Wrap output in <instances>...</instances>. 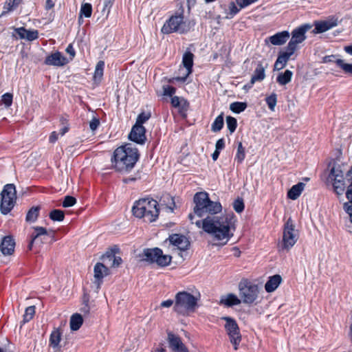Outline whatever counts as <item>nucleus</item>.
Returning a JSON list of instances; mask_svg holds the SVG:
<instances>
[{
	"instance_id": "f257e3e1",
	"label": "nucleus",
	"mask_w": 352,
	"mask_h": 352,
	"mask_svg": "<svg viewBox=\"0 0 352 352\" xmlns=\"http://www.w3.org/2000/svg\"><path fill=\"white\" fill-rule=\"evenodd\" d=\"M234 215L230 212L221 217H207L202 221L197 220L195 223L217 240H226L223 243L226 244L233 236L232 230H234Z\"/></svg>"
},
{
	"instance_id": "f03ea898",
	"label": "nucleus",
	"mask_w": 352,
	"mask_h": 352,
	"mask_svg": "<svg viewBox=\"0 0 352 352\" xmlns=\"http://www.w3.org/2000/svg\"><path fill=\"white\" fill-rule=\"evenodd\" d=\"M138 157V149L131 144H126L115 150L111 161L116 170L128 172L133 168Z\"/></svg>"
},
{
	"instance_id": "7ed1b4c3",
	"label": "nucleus",
	"mask_w": 352,
	"mask_h": 352,
	"mask_svg": "<svg viewBox=\"0 0 352 352\" xmlns=\"http://www.w3.org/2000/svg\"><path fill=\"white\" fill-rule=\"evenodd\" d=\"M195 206L193 214L190 213L189 219L193 223L195 214L199 217L206 214H215L222 210L221 204L218 201H212L209 199L208 194L206 192H197L193 198Z\"/></svg>"
},
{
	"instance_id": "20e7f679",
	"label": "nucleus",
	"mask_w": 352,
	"mask_h": 352,
	"mask_svg": "<svg viewBox=\"0 0 352 352\" xmlns=\"http://www.w3.org/2000/svg\"><path fill=\"white\" fill-rule=\"evenodd\" d=\"M200 298L201 294L198 291L192 293L187 291L179 292L175 296L173 310L179 315L188 316L195 311Z\"/></svg>"
},
{
	"instance_id": "39448f33",
	"label": "nucleus",
	"mask_w": 352,
	"mask_h": 352,
	"mask_svg": "<svg viewBox=\"0 0 352 352\" xmlns=\"http://www.w3.org/2000/svg\"><path fill=\"white\" fill-rule=\"evenodd\" d=\"M132 212L138 218L144 219L146 222H153L159 216L158 203L151 198H144L137 201Z\"/></svg>"
},
{
	"instance_id": "423d86ee",
	"label": "nucleus",
	"mask_w": 352,
	"mask_h": 352,
	"mask_svg": "<svg viewBox=\"0 0 352 352\" xmlns=\"http://www.w3.org/2000/svg\"><path fill=\"white\" fill-rule=\"evenodd\" d=\"M16 199L15 186L12 184H6L1 192L0 210L2 214H7L14 208Z\"/></svg>"
},
{
	"instance_id": "0eeeda50",
	"label": "nucleus",
	"mask_w": 352,
	"mask_h": 352,
	"mask_svg": "<svg viewBox=\"0 0 352 352\" xmlns=\"http://www.w3.org/2000/svg\"><path fill=\"white\" fill-rule=\"evenodd\" d=\"M142 259L151 263H157L159 266L165 267L168 265L172 257L164 254L161 249L158 248L145 249L142 253Z\"/></svg>"
},
{
	"instance_id": "6e6552de",
	"label": "nucleus",
	"mask_w": 352,
	"mask_h": 352,
	"mask_svg": "<svg viewBox=\"0 0 352 352\" xmlns=\"http://www.w3.org/2000/svg\"><path fill=\"white\" fill-rule=\"evenodd\" d=\"M221 319L226 321L224 328L230 343L233 345L234 350H238L242 336L236 321L229 316L223 317Z\"/></svg>"
},
{
	"instance_id": "1a4fd4ad",
	"label": "nucleus",
	"mask_w": 352,
	"mask_h": 352,
	"mask_svg": "<svg viewBox=\"0 0 352 352\" xmlns=\"http://www.w3.org/2000/svg\"><path fill=\"white\" fill-rule=\"evenodd\" d=\"M298 239V230L291 218H289L284 225L283 241L280 245L282 250H289L292 248Z\"/></svg>"
},
{
	"instance_id": "9d476101",
	"label": "nucleus",
	"mask_w": 352,
	"mask_h": 352,
	"mask_svg": "<svg viewBox=\"0 0 352 352\" xmlns=\"http://www.w3.org/2000/svg\"><path fill=\"white\" fill-rule=\"evenodd\" d=\"M190 28L184 21L183 14L172 16L163 25L162 32L164 34H170L171 32L185 33L189 30Z\"/></svg>"
},
{
	"instance_id": "9b49d317",
	"label": "nucleus",
	"mask_w": 352,
	"mask_h": 352,
	"mask_svg": "<svg viewBox=\"0 0 352 352\" xmlns=\"http://www.w3.org/2000/svg\"><path fill=\"white\" fill-rule=\"evenodd\" d=\"M239 296L241 300L245 304H252L257 298L258 287L256 285L245 280L239 284Z\"/></svg>"
},
{
	"instance_id": "f8f14e48",
	"label": "nucleus",
	"mask_w": 352,
	"mask_h": 352,
	"mask_svg": "<svg viewBox=\"0 0 352 352\" xmlns=\"http://www.w3.org/2000/svg\"><path fill=\"white\" fill-rule=\"evenodd\" d=\"M310 28L311 25L305 24L294 29L292 32V38L287 47L295 52L297 49V45L305 40V33Z\"/></svg>"
},
{
	"instance_id": "ddd939ff",
	"label": "nucleus",
	"mask_w": 352,
	"mask_h": 352,
	"mask_svg": "<svg viewBox=\"0 0 352 352\" xmlns=\"http://www.w3.org/2000/svg\"><path fill=\"white\" fill-rule=\"evenodd\" d=\"M145 128L142 125L135 124L129 135L130 140L143 144L146 141Z\"/></svg>"
},
{
	"instance_id": "4468645a",
	"label": "nucleus",
	"mask_w": 352,
	"mask_h": 352,
	"mask_svg": "<svg viewBox=\"0 0 352 352\" xmlns=\"http://www.w3.org/2000/svg\"><path fill=\"white\" fill-rule=\"evenodd\" d=\"M182 63L186 69V74L184 76H179L175 78L176 80L185 82L187 77L192 73L193 65V54L190 52H186L183 56Z\"/></svg>"
},
{
	"instance_id": "2eb2a0df",
	"label": "nucleus",
	"mask_w": 352,
	"mask_h": 352,
	"mask_svg": "<svg viewBox=\"0 0 352 352\" xmlns=\"http://www.w3.org/2000/svg\"><path fill=\"white\" fill-rule=\"evenodd\" d=\"M67 59L59 52H56L47 56L44 61L47 65L61 67L67 63Z\"/></svg>"
},
{
	"instance_id": "dca6fc26",
	"label": "nucleus",
	"mask_w": 352,
	"mask_h": 352,
	"mask_svg": "<svg viewBox=\"0 0 352 352\" xmlns=\"http://www.w3.org/2000/svg\"><path fill=\"white\" fill-rule=\"evenodd\" d=\"M170 243L173 244L174 246L177 247V248L179 250H186L188 249L190 245V242L185 236L174 234L169 236L168 238Z\"/></svg>"
},
{
	"instance_id": "f3484780",
	"label": "nucleus",
	"mask_w": 352,
	"mask_h": 352,
	"mask_svg": "<svg viewBox=\"0 0 352 352\" xmlns=\"http://www.w3.org/2000/svg\"><path fill=\"white\" fill-rule=\"evenodd\" d=\"M15 241L12 236H4L0 244V251L1 253L6 255H11L14 251Z\"/></svg>"
},
{
	"instance_id": "a211bd4d",
	"label": "nucleus",
	"mask_w": 352,
	"mask_h": 352,
	"mask_svg": "<svg viewBox=\"0 0 352 352\" xmlns=\"http://www.w3.org/2000/svg\"><path fill=\"white\" fill-rule=\"evenodd\" d=\"M290 34L288 31H282L267 38L265 43L270 42L274 45H282L289 38Z\"/></svg>"
},
{
	"instance_id": "6ab92c4d",
	"label": "nucleus",
	"mask_w": 352,
	"mask_h": 352,
	"mask_svg": "<svg viewBox=\"0 0 352 352\" xmlns=\"http://www.w3.org/2000/svg\"><path fill=\"white\" fill-rule=\"evenodd\" d=\"M266 67L267 65L264 66L261 61L257 63L256 67L252 76L249 87H252L256 82H261L264 80L265 78V71Z\"/></svg>"
},
{
	"instance_id": "aec40b11",
	"label": "nucleus",
	"mask_w": 352,
	"mask_h": 352,
	"mask_svg": "<svg viewBox=\"0 0 352 352\" xmlns=\"http://www.w3.org/2000/svg\"><path fill=\"white\" fill-rule=\"evenodd\" d=\"M16 32L21 39H26L32 41L38 38V32L37 30H28L24 28H19L15 29Z\"/></svg>"
},
{
	"instance_id": "412c9836",
	"label": "nucleus",
	"mask_w": 352,
	"mask_h": 352,
	"mask_svg": "<svg viewBox=\"0 0 352 352\" xmlns=\"http://www.w3.org/2000/svg\"><path fill=\"white\" fill-rule=\"evenodd\" d=\"M241 302V300L235 294H228L221 297L219 305H223L226 307H230L239 305Z\"/></svg>"
},
{
	"instance_id": "4be33fe9",
	"label": "nucleus",
	"mask_w": 352,
	"mask_h": 352,
	"mask_svg": "<svg viewBox=\"0 0 352 352\" xmlns=\"http://www.w3.org/2000/svg\"><path fill=\"white\" fill-rule=\"evenodd\" d=\"M104 263L109 264L111 267H118L122 263V258L116 256L112 252H107L102 256Z\"/></svg>"
},
{
	"instance_id": "5701e85b",
	"label": "nucleus",
	"mask_w": 352,
	"mask_h": 352,
	"mask_svg": "<svg viewBox=\"0 0 352 352\" xmlns=\"http://www.w3.org/2000/svg\"><path fill=\"white\" fill-rule=\"evenodd\" d=\"M281 282L282 278L280 275L276 274L270 276L265 285L266 292L270 293L275 291Z\"/></svg>"
},
{
	"instance_id": "b1692460",
	"label": "nucleus",
	"mask_w": 352,
	"mask_h": 352,
	"mask_svg": "<svg viewBox=\"0 0 352 352\" xmlns=\"http://www.w3.org/2000/svg\"><path fill=\"white\" fill-rule=\"evenodd\" d=\"M338 25L336 20L324 21L316 23L315 30L316 33L324 32Z\"/></svg>"
},
{
	"instance_id": "393cba45",
	"label": "nucleus",
	"mask_w": 352,
	"mask_h": 352,
	"mask_svg": "<svg viewBox=\"0 0 352 352\" xmlns=\"http://www.w3.org/2000/svg\"><path fill=\"white\" fill-rule=\"evenodd\" d=\"M34 234L32 236V239L29 244V248L32 249L34 243H37L38 241L40 238L43 237L45 238L46 236L48 235V232L47 230L43 227H35L34 228Z\"/></svg>"
},
{
	"instance_id": "a878e982",
	"label": "nucleus",
	"mask_w": 352,
	"mask_h": 352,
	"mask_svg": "<svg viewBox=\"0 0 352 352\" xmlns=\"http://www.w3.org/2000/svg\"><path fill=\"white\" fill-rule=\"evenodd\" d=\"M94 278L97 280H101L109 274V269L101 263H97L94 266Z\"/></svg>"
},
{
	"instance_id": "bb28decb",
	"label": "nucleus",
	"mask_w": 352,
	"mask_h": 352,
	"mask_svg": "<svg viewBox=\"0 0 352 352\" xmlns=\"http://www.w3.org/2000/svg\"><path fill=\"white\" fill-rule=\"evenodd\" d=\"M328 179L332 183L334 182L344 181V175L339 166H333L330 170Z\"/></svg>"
},
{
	"instance_id": "cd10ccee",
	"label": "nucleus",
	"mask_w": 352,
	"mask_h": 352,
	"mask_svg": "<svg viewBox=\"0 0 352 352\" xmlns=\"http://www.w3.org/2000/svg\"><path fill=\"white\" fill-rule=\"evenodd\" d=\"M305 186V184L302 182L294 185L288 191L287 197L292 200L296 199L300 195Z\"/></svg>"
},
{
	"instance_id": "c85d7f7f",
	"label": "nucleus",
	"mask_w": 352,
	"mask_h": 352,
	"mask_svg": "<svg viewBox=\"0 0 352 352\" xmlns=\"http://www.w3.org/2000/svg\"><path fill=\"white\" fill-rule=\"evenodd\" d=\"M168 341L170 345V347L175 351L176 350L183 347L184 345L181 341V339L173 334L171 332L168 333Z\"/></svg>"
},
{
	"instance_id": "c756f323",
	"label": "nucleus",
	"mask_w": 352,
	"mask_h": 352,
	"mask_svg": "<svg viewBox=\"0 0 352 352\" xmlns=\"http://www.w3.org/2000/svg\"><path fill=\"white\" fill-rule=\"evenodd\" d=\"M83 319L80 314H74L70 318V328L72 331H77L82 324Z\"/></svg>"
},
{
	"instance_id": "7c9ffc66",
	"label": "nucleus",
	"mask_w": 352,
	"mask_h": 352,
	"mask_svg": "<svg viewBox=\"0 0 352 352\" xmlns=\"http://www.w3.org/2000/svg\"><path fill=\"white\" fill-rule=\"evenodd\" d=\"M104 62L103 60H100L98 62L96 68L95 72L94 74L93 79L95 82H100L102 80V78L103 76V72H104Z\"/></svg>"
},
{
	"instance_id": "2f4dec72",
	"label": "nucleus",
	"mask_w": 352,
	"mask_h": 352,
	"mask_svg": "<svg viewBox=\"0 0 352 352\" xmlns=\"http://www.w3.org/2000/svg\"><path fill=\"white\" fill-rule=\"evenodd\" d=\"M294 52L287 47L286 51L278 55L277 60L278 63H280V68L285 67L289 58Z\"/></svg>"
},
{
	"instance_id": "473e14b6",
	"label": "nucleus",
	"mask_w": 352,
	"mask_h": 352,
	"mask_svg": "<svg viewBox=\"0 0 352 352\" xmlns=\"http://www.w3.org/2000/svg\"><path fill=\"white\" fill-rule=\"evenodd\" d=\"M292 75V72L287 69L284 73L279 74L276 80L280 85H285L291 81Z\"/></svg>"
},
{
	"instance_id": "72a5a7b5",
	"label": "nucleus",
	"mask_w": 352,
	"mask_h": 352,
	"mask_svg": "<svg viewBox=\"0 0 352 352\" xmlns=\"http://www.w3.org/2000/svg\"><path fill=\"white\" fill-rule=\"evenodd\" d=\"M161 201L162 204L166 205L167 208L171 212H173L176 207L174 197L170 196L169 194L163 195L161 198Z\"/></svg>"
},
{
	"instance_id": "f704fd0d",
	"label": "nucleus",
	"mask_w": 352,
	"mask_h": 352,
	"mask_svg": "<svg viewBox=\"0 0 352 352\" xmlns=\"http://www.w3.org/2000/svg\"><path fill=\"white\" fill-rule=\"evenodd\" d=\"M40 206H33L28 212L25 220L28 222H34L39 214Z\"/></svg>"
},
{
	"instance_id": "c9c22d12",
	"label": "nucleus",
	"mask_w": 352,
	"mask_h": 352,
	"mask_svg": "<svg viewBox=\"0 0 352 352\" xmlns=\"http://www.w3.org/2000/svg\"><path fill=\"white\" fill-rule=\"evenodd\" d=\"M61 333L58 329L53 331L50 335V343L53 348H56L60 341Z\"/></svg>"
},
{
	"instance_id": "e433bc0d",
	"label": "nucleus",
	"mask_w": 352,
	"mask_h": 352,
	"mask_svg": "<svg viewBox=\"0 0 352 352\" xmlns=\"http://www.w3.org/2000/svg\"><path fill=\"white\" fill-rule=\"evenodd\" d=\"M347 179L351 184L347 188L346 196L349 200L348 206H352V168L347 173Z\"/></svg>"
},
{
	"instance_id": "4c0bfd02",
	"label": "nucleus",
	"mask_w": 352,
	"mask_h": 352,
	"mask_svg": "<svg viewBox=\"0 0 352 352\" xmlns=\"http://www.w3.org/2000/svg\"><path fill=\"white\" fill-rule=\"evenodd\" d=\"M247 107V104L245 102H234L230 104V109L236 113H239L243 111Z\"/></svg>"
},
{
	"instance_id": "58836bf2",
	"label": "nucleus",
	"mask_w": 352,
	"mask_h": 352,
	"mask_svg": "<svg viewBox=\"0 0 352 352\" xmlns=\"http://www.w3.org/2000/svg\"><path fill=\"white\" fill-rule=\"evenodd\" d=\"M223 114L218 116L212 124L211 129L213 132L219 131L223 126Z\"/></svg>"
},
{
	"instance_id": "ea45409f",
	"label": "nucleus",
	"mask_w": 352,
	"mask_h": 352,
	"mask_svg": "<svg viewBox=\"0 0 352 352\" xmlns=\"http://www.w3.org/2000/svg\"><path fill=\"white\" fill-rule=\"evenodd\" d=\"M50 218L54 221H63L65 218V213L60 210H53L50 213Z\"/></svg>"
},
{
	"instance_id": "a19ab883",
	"label": "nucleus",
	"mask_w": 352,
	"mask_h": 352,
	"mask_svg": "<svg viewBox=\"0 0 352 352\" xmlns=\"http://www.w3.org/2000/svg\"><path fill=\"white\" fill-rule=\"evenodd\" d=\"M334 192L338 195H342L345 190V182L344 181L334 182L332 183Z\"/></svg>"
},
{
	"instance_id": "79ce46f5",
	"label": "nucleus",
	"mask_w": 352,
	"mask_h": 352,
	"mask_svg": "<svg viewBox=\"0 0 352 352\" xmlns=\"http://www.w3.org/2000/svg\"><path fill=\"white\" fill-rule=\"evenodd\" d=\"M80 17L84 15L85 17L89 18L91 16L92 7L90 3H82L80 8Z\"/></svg>"
},
{
	"instance_id": "37998d69",
	"label": "nucleus",
	"mask_w": 352,
	"mask_h": 352,
	"mask_svg": "<svg viewBox=\"0 0 352 352\" xmlns=\"http://www.w3.org/2000/svg\"><path fill=\"white\" fill-rule=\"evenodd\" d=\"M267 104L271 111H274L275 107L277 103V96L273 93L270 96H267L265 99Z\"/></svg>"
},
{
	"instance_id": "c03bdc74",
	"label": "nucleus",
	"mask_w": 352,
	"mask_h": 352,
	"mask_svg": "<svg viewBox=\"0 0 352 352\" xmlns=\"http://www.w3.org/2000/svg\"><path fill=\"white\" fill-rule=\"evenodd\" d=\"M35 314V307L30 306L26 308L25 314L23 315V323L29 322L34 316Z\"/></svg>"
},
{
	"instance_id": "a18cd8bd",
	"label": "nucleus",
	"mask_w": 352,
	"mask_h": 352,
	"mask_svg": "<svg viewBox=\"0 0 352 352\" xmlns=\"http://www.w3.org/2000/svg\"><path fill=\"white\" fill-rule=\"evenodd\" d=\"M245 157V148L243 146L242 143L239 142L238 144L237 152L236 154L235 160L238 163H241Z\"/></svg>"
},
{
	"instance_id": "49530a36",
	"label": "nucleus",
	"mask_w": 352,
	"mask_h": 352,
	"mask_svg": "<svg viewBox=\"0 0 352 352\" xmlns=\"http://www.w3.org/2000/svg\"><path fill=\"white\" fill-rule=\"evenodd\" d=\"M240 9L241 8H237V6L235 4V2L231 1L228 5L229 12L228 13L226 18H232L235 14H236L239 12Z\"/></svg>"
},
{
	"instance_id": "de8ad7c7",
	"label": "nucleus",
	"mask_w": 352,
	"mask_h": 352,
	"mask_svg": "<svg viewBox=\"0 0 352 352\" xmlns=\"http://www.w3.org/2000/svg\"><path fill=\"white\" fill-rule=\"evenodd\" d=\"M226 124L230 133H233L236 130L237 122L234 118L232 116H228L226 118Z\"/></svg>"
},
{
	"instance_id": "09e8293b",
	"label": "nucleus",
	"mask_w": 352,
	"mask_h": 352,
	"mask_svg": "<svg viewBox=\"0 0 352 352\" xmlns=\"http://www.w3.org/2000/svg\"><path fill=\"white\" fill-rule=\"evenodd\" d=\"M336 63L346 73H349L352 75V64L344 63V61L341 59H337Z\"/></svg>"
},
{
	"instance_id": "8fccbe9b",
	"label": "nucleus",
	"mask_w": 352,
	"mask_h": 352,
	"mask_svg": "<svg viewBox=\"0 0 352 352\" xmlns=\"http://www.w3.org/2000/svg\"><path fill=\"white\" fill-rule=\"evenodd\" d=\"M151 117L150 113L142 112L138 116L136 119V122L135 124L136 125H142L144 122H146Z\"/></svg>"
},
{
	"instance_id": "3c124183",
	"label": "nucleus",
	"mask_w": 352,
	"mask_h": 352,
	"mask_svg": "<svg viewBox=\"0 0 352 352\" xmlns=\"http://www.w3.org/2000/svg\"><path fill=\"white\" fill-rule=\"evenodd\" d=\"M244 207L245 206L242 199L238 198L233 203V208L234 210L238 213L243 212Z\"/></svg>"
},
{
	"instance_id": "603ef678",
	"label": "nucleus",
	"mask_w": 352,
	"mask_h": 352,
	"mask_svg": "<svg viewBox=\"0 0 352 352\" xmlns=\"http://www.w3.org/2000/svg\"><path fill=\"white\" fill-rule=\"evenodd\" d=\"M76 203V198L72 196H66L63 201L62 205L64 208H68L74 206Z\"/></svg>"
},
{
	"instance_id": "864d4df0",
	"label": "nucleus",
	"mask_w": 352,
	"mask_h": 352,
	"mask_svg": "<svg viewBox=\"0 0 352 352\" xmlns=\"http://www.w3.org/2000/svg\"><path fill=\"white\" fill-rule=\"evenodd\" d=\"M13 96L10 93H6L3 94L1 97V101L5 104L6 107H9L11 106L12 103Z\"/></svg>"
},
{
	"instance_id": "5fc2aeb1",
	"label": "nucleus",
	"mask_w": 352,
	"mask_h": 352,
	"mask_svg": "<svg viewBox=\"0 0 352 352\" xmlns=\"http://www.w3.org/2000/svg\"><path fill=\"white\" fill-rule=\"evenodd\" d=\"M82 301H83V305H82V307H81L80 309V311L85 314H87L89 313V306L88 305V302H89V297L87 295L85 294L84 296H83V298H82Z\"/></svg>"
},
{
	"instance_id": "6e6d98bb",
	"label": "nucleus",
	"mask_w": 352,
	"mask_h": 352,
	"mask_svg": "<svg viewBox=\"0 0 352 352\" xmlns=\"http://www.w3.org/2000/svg\"><path fill=\"white\" fill-rule=\"evenodd\" d=\"M258 0H235L237 5L240 7V8H245Z\"/></svg>"
},
{
	"instance_id": "4d7b16f0",
	"label": "nucleus",
	"mask_w": 352,
	"mask_h": 352,
	"mask_svg": "<svg viewBox=\"0 0 352 352\" xmlns=\"http://www.w3.org/2000/svg\"><path fill=\"white\" fill-rule=\"evenodd\" d=\"M21 0H7L6 6L8 11L14 9L20 3Z\"/></svg>"
},
{
	"instance_id": "13d9d810",
	"label": "nucleus",
	"mask_w": 352,
	"mask_h": 352,
	"mask_svg": "<svg viewBox=\"0 0 352 352\" xmlns=\"http://www.w3.org/2000/svg\"><path fill=\"white\" fill-rule=\"evenodd\" d=\"M164 95L171 96L175 93V88L169 85L164 86Z\"/></svg>"
},
{
	"instance_id": "bf43d9fd",
	"label": "nucleus",
	"mask_w": 352,
	"mask_h": 352,
	"mask_svg": "<svg viewBox=\"0 0 352 352\" xmlns=\"http://www.w3.org/2000/svg\"><path fill=\"white\" fill-rule=\"evenodd\" d=\"M103 1V9L102 11H107V13L110 12V9L113 4L114 0H102Z\"/></svg>"
},
{
	"instance_id": "052dcab7",
	"label": "nucleus",
	"mask_w": 352,
	"mask_h": 352,
	"mask_svg": "<svg viewBox=\"0 0 352 352\" xmlns=\"http://www.w3.org/2000/svg\"><path fill=\"white\" fill-rule=\"evenodd\" d=\"M100 121L98 118H94L92 120L89 122V127L91 131H95L99 126Z\"/></svg>"
},
{
	"instance_id": "680f3d73",
	"label": "nucleus",
	"mask_w": 352,
	"mask_h": 352,
	"mask_svg": "<svg viewBox=\"0 0 352 352\" xmlns=\"http://www.w3.org/2000/svg\"><path fill=\"white\" fill-rule=\"evenodd\" d=\"M188 107V103L184 99H182L180 107H177L179 109V112H185L187 111Z\"/></svg>"
},
{
	"instance_id": "e2e57ef3",
	"label": "nucleus",
	"mask_w": 352,
	"mask_h": 352,
	"mask_svg": "<svg viewBox=\"0 0 352 352\" xmlns=\"http://www.w3.org/2000/svg\"><path fill=\"white\" fill-rule=\"evenodd\" d=\"M182 99L177 96H174L171 98V104L174 107H180Z\"/></svg>"
},
{
	"instance_id": "0e129e2a",
	"label": "nucleus",
	"mask_w": 352,
	"mask_h": 352,
	"mask_svg": "<svg viewBox=\"0 0 352 352\" xmlns=\"http://www.w3.org/2000/svg\"><path fill=\"white\" fill-rule=\"evenodd\" d=\"M175 304V299L174 300H167L162 301L160 304L161 307H170L171 306H174Z\"/></svg>"
},
{
	"instance_id": "69168bd1",
	"label": "nucleus",
	"mask_w": 352,
	"mask_h": 352,
	"mask_svg": "<svg viewBox=\"0 0 352 352\" xmlns=\"http://www.w3.org/2000/svg\"><path fill=\"white\" fill-rule=\"evenodd\" d=\"M224 146H225V142H224V140L223 138L217 140V142H216V145H215V148L217 150L220 151V150L223 149L224 148Z\"/></svg>"
},
{
	"instance_id": "338daca9",
	"label": "nucleus",
	"mask_w": 352,
	"mask_h": 352,
	"mask_svg": "<svg viewBox=\"0 0 352 352\" xmlns=\"http://www.w3.org/2000/svg\"><path fill=\"white\" fill-rule=\"evenodd\" d=\"M66 52L68 53L71 56V59H72L75 56V50L72 44H69L66 48Z\"/></svg>"
},
{
	"instance_id": "774afa93",
	"label": "nucleus",
	"mask_w": 352,
	"mask_h": 352,
	"mask_svg": "<svg viewBox=\"0 0 352 352\" xmlns=\"http://www.w3.org/2000/svg\"><path fill=\"white\" fill-rule=\"evenodd\" d=\"M344 209L349 214L350 217V221L352 223V206H348V204L344 203Z\"/></svg>"
}]
</instances>
